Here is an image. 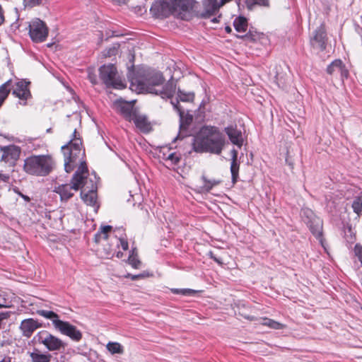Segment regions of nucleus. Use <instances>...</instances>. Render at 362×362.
<instances>
[{
	"label": "nucleus",
	"instance_id": "obj_1",
	"mask_svg": "<svg viewBox=\"0 0 362 362\" xmlns=\"http://www.w3.org/2000/svg\"><path fill=\"white\" fill-rule=\"evenodd\" d=\"M130 81V88L139 93H152L160 96L163 99H171V104L173 105L174 109L178 113H185L179 103L182 102H192L194 98V93L193 92H185L178 89L177 97L175 101L173 97L176 92V82L173 78L168 81L165 85V81L163 74L160 72H149L145 74L144 76H136L134 77L128 76ZM186 113H189L187 110Z\"/></svg>",
	"mask_w": 362,
	"mask_h": 362
},
{
	"label": "nucleus",
	"instance_id": "obj_2",
	"mask_svg": "<svg viewBox=\"0 0 362 362\" xmlns=\"http://www.w3.org/2000/svg\"><path fill=\"white\" fill-rule=\"evenodd\" d=\"M224 145V134L218 127L211 125L202 127L192 144L195 152H209L217 155L221 153Z\"/></svg>",
	"mask_w": 362,
	"mask_h": 362
},
{
	"label": "nucleus",
	"instance_id": "obj_3",
	"mask_svg": "<svg viewBox=\"0 0 362 362\" xmlns=\"http://www.w3.org/2000/svg\"><path fill=\"white\" fill-rule=\"evenodd\" d=\"M72 139L62 147L64 157V169L66 173H71L80 162L85 158V150L80 134L76 129L73 132Z\"/></svg>",
	"mask_w": 362,
	"mask_h": 362
},
{
	"label": "nucleus",
	"instance_id": "obj_4",
	"mask_svg": "<svg viewBox=\"0 0 362 362\" xmlns=\"http://www.w3.org/2000/svg\"><path fill=\"white\" fill-rule=\"evenodd\" d=\"M55 168V161L49 154L32 155L24 160L23 171L28 175L45 177Z\"/></svg>",
	"mask_w": 362,
	"mask_h": 362
},
{
	"label": "nucleus",
	"instance_id": "obj_5",
	"mask_svg": "<svg viewBox=\"0 0 362 362\" xmlns=\"http://www.w3.org/2000/svg\"><path fill=\"white\" fill-rule=\"evenodd\" d=\"M37 314L46 319L51 320L54 327L62 334L69 337L74 341H79L83 337L82 332L67 321L59 319L58 314L52 310H37Z\"/></svg>",
	"mask_w": 362,
	"mask_h": 362
},
{
	"label": "nucleus",
	"instance_id": "obj_6",
	"mask_svg": "<svg viewBox=\"0 0 362 362\" xmlns=\"http://www.w3.org/2000/svg\"><path fill=\"white\" fill-rule=\"evenodd\" d=\"M100 78L108 88L123 89L126 83L118 75L116 67L113 64H105L99 69Z\"/></svg>",
	"mask_w": 362,
	"mask_h": 362
},
{
	"label": "nucleus",
	"instance_id": "obj_7",
	"mask_svg": "<svg viewBox=\"0 0 362 362\" xmlns=\"http://www.w3.org/2000/svg\"><path fill=\"white\" fill-rule=\"evenodd\" d=\"M38 342L45 346L49 351H56L64 349L66 344L59 337L52 334L46 330H42L37 334Z\"/></svg>",
	"mask_w": 362,
	"mask_h": 362
},
{
	"label": "nucleus",
	"instance_id": "obj_8",
	"mask_svg": "<svg viewBox=\"0 0 362 362\" xmlns=\"http://www.w3.org/2000/svg\"><path fill=\"white\" fill-rule=\"evenodd\" d=\"M29 34L33 42H44L48 35V28L42 21L35 18L29 24Z\"/></svg>",
	"mask_w": 362,
	"mask_h": 362
},
{
	"label": "nucleus",
	"instance_id": "obj_9",
	"mask_svg": "<svg viewBox=\"0 0 362 362\" xmlns=\"http://www.w3.org/2000/svg\"><path fill=\"white\" fill-rule=\"evenodd\" d=\"M124 119L133 122L138 131L143 134H148L153 130L154 123L149 120L146 115H122Z\"/></svg>",
	"mask_w": 362,
	"mask_h": 362
},
{
	"label": "nucleus",
	"instance_id": "obj_10",
	"mask_svg": "<svg viewBox=\"0 0 362 362\" xmlns=\"http://www.w3.org/2000/svg\"><path fill=\"white\" fill-rule=\"evenodd\" d=\"M327 40L326 30L322 25L315 29L310 37V46L317 52H323L326 49Z\"/></svg>",
	"mask_w": 362,
	"mask_h": 362
},
{
	"label": "nucleus",
	"instance_id": "obj_11",
	"mask_svg": "<svg viewBox=\"0 0 362 362\" xmlns=\"http://www.w3.org/2000/svg\"><path fill=\"white\" fill-rule=\"evenodd\" d=\"M304 214H307L306 218L308 220H305V222L310 228V232L319 240L322 246L325 247L322 237V221L320 218L315 216L311 211L308 210Z\"/></svg>",
	"mask_w": 362,
	"mask_h": 362
},
{
	"label": "nucleus",
	"instance_id": "obj_12",
	"mask_svg": "<svg viewBox=\"0 0 362 362\" xmlns=\"http://www.w3.org/2000/svg\"><path fill=\"white\" fill-rule=\"evenodd\" d=\"M1 157L0 162L8 164L10 167H14L16 162L20 158L21 148L16 145H8L2 146L0 148Z\"/></svg>",
	"mask_w": 362,
	"mask_h": 362
},
{
	"label": "nucleus",
	"instance_id": "obj_13",
	"mask_svg": "<svg viewBox=\"0 0 362 362\" xmlns=\"http://www.w3.org/2000/svg\"><path fill=\"white\" fill-rule=\"evenodd\" d=\"M78 164H79L78 168L74 174L70 182L74 192H77L80 189L82 190L85 188V180L88 174V167L84 158L78 162Z\"/></svg>",
	"mask_w": 362,
	"mask_h": 362
},
{
	"label": "nucleus",
	"instance_id": "obj_14",
	"mask_svg": "<svg viewBox=\"0 0 362 362\" xmlns=\"http://www.w3.org/2000/svg\"><path fill=\"white\" fill-rule=\"evenodd\" d=\"M29 84L30 82L24 80L16 82L15 86L11 84V88H13L12 94L19 98V103L22 105H25L27 100L31 98V93L28 88Z\"/></svg>",
	"mask_w": 362,
	"mask_h": 362
},
{
	"label": "nucleus",
	"instance_id": "obj_15",
	"mask_svg": "<svg viewBox=\"0 0 362 362\" xmlns=\"http://www.w3.org/2000/svg\"><path fill=\"white\" fill-rule=\"evenodd\" d=\"M192 0H164L160 6L161 7L162 12H164L166 8L168 11H186L189 9L191 5Z\"/></svg>",
	"mask_w": 362,
	"mask_h": 362
},
{
	"label": "nucleus",
	"instance_id": "obj_16",
	"mask_svg": "<svg viewBox=\"0 0 362 362\" xmlns=\"http://www.w3.org/2000/svg\"><path fill=\"white\" fill-rule=\"evenodd\" d=\"M326 71L327 73L331 76H337L339 75L341 79L347 78L349 76V71L341 59L334 60L328 65Z\"/></svg>",
	"mask_w": 362,
	"mask_h": 362
},
{
	"label": "nucleus",
	"instance_id": "obj_17",
	"mask_svg": "<svg viewBox=\"0 0 362 362\" xmlns=\"http://www.w3.org/2000/svg\"><path fill=\"white\" fill-rule=\"evenodd\" d=\"M202 6L203 11L199 14L200 17L209 18L218 13L222 5H221V2H218V0H203Z\"/></svg>",
	"mask_w": 362,
	"mask_h": 362
},
{
	"label": "nucleus",
	"instance_id": "obj_18",
	"mask_svg": "<svg viewBox=\"0 0 362 362\" xmlns=\"http://www.w3.org/2000/svg\"><path fill=\"white\" fill-rule=\"evenodd\" d=\"M41 327L42 324L37 320L33 318H28L21 321L20 329L24 337L30 338L34 332Z\"/></svg>",
	"mask_w": 362,
	"mask_h": 362
},
{
	"label": "nucleus",
	"instance_id": "obj_19",
	"mask_svg": "<svg viewBox=\"0 0 362 362\" xmlns=\"http://www.w3.org/2000/svg\"><path fill=\"white\" fill-rule=\"evenodd\" d=\"M81 198L83 202L91 206H97L98 205V194L97 187L93 185L90 189L87 190L86 188H83L81 191Z\"/></svg>",
	"mask_w": 362,
	"mask_h": 362
},
{
	"label": "nucleus",
	"instance_id": "obj_20",
	"mask_svg": "<svg viewBox=\"0 0 362 362\" xmlns=\"http://www.w3.org/2000/svg\"><path fill=\"white\" fill-rule=\"evenodd\" d=\"M225 132L232 144L238 146L239 148L243 146V139L242 132L240 130L237 129L236 126L228 127L225 129Z\"/></svg>",
	"mask_w": 362,
	"mask_h": 362
},
{
	"label": "nucleus",
	"instance_id": "obj_21",
	"mask_svg": "<svg viewBox=\"0 0 362 362\" xmlns=\"http://www.w3.org/2000/svg\"><path fill=\"white\" fill-rule=\"evenodd\" d=\"M54 192L60 196L61 201L67 202L74 194V189L70 184H62L55 187Z\"/></svg>",
	"mask_w": 362,
	"mask_h": 362
},
{
	"label": "nucleus",
	"instance_id": "obj_22",
	"mask_svg": "<svg viewBox=\"0 0 362 362\" xmlns=\"http://www.w3.org/2000/svg\"><path fill=\"white\" fill-rule=\"evenodd\" d=\"M231 163L230 173L232 177V182L235 184L239 177L240 163L238 162V151L235 149L231 151Z\"/></svg>",
	"mask_w": 362,
	"mask_h": 362
},
{
	"label": "nucleus",
	"instance_id": "obj_23",
	"mask_svg": "<svg viewBox=\"0 0 362 362\" xmlns=\"http://www.w3.org/2000/svg\"><path fill=\"white\" fill-rule=\"evenodd\" d=\"M29 356L32 362H50L52 355L47 352L42 353L40 350L35 349L33 351L29 353Z\"/></svg>",
	"mask_w": 362,
	"mask_h": 362
},
{
	"label": "nucleus",
	"instance_id": "obj_24",
	"mask_svg": "<svg viewBox=\"0 0 362 362\" xmlns=\"http://www.w3.org/2000/svg\"><path fill=\"white\" fill-rule=\"evenodd\" d=\"M111 226H105L101 227L94 235L93 240L96 244L100 243L102 241H107L108 238V233L112 230Z\"/></svg>",
	"mask_w": 362,
	"mask_h": 362
},
{
	"label": "nucleus",
	"instance_id": "obj_25",
	"mask_svg": "<svg viewBox=\"0 0 362 362\" xmlns=\"http://www.w3.org/2000/svg\"><path fill=\"white\" fill-rule=\"evenodd\" d=\"M180 128L181 132H187L192 125V115H180Z\"/></svg>",
	"mask_w": 362,
	"mask_h": 362
},
{
	"label": "nucleus",
	"instance_id": "obj_26",
	"mask_svg": "<svg viewBox=\"0 0 362 362\" xmlns=\"http://www.w3.org/2000/svg\"><path fill=\"white\" fill-rule=\"evenodd\" d=\"M261 325L263 326L268 327L273 329H283L286 327V325L279 322L275 321L274 320L264 317L262 318V322Z\"/></svg>",
	"mask_w": 362,
	"mask_h": 362
},
{
	"label": "nucleus",
	"instance_id": "obj_27",
	"mask_svg": "<svg viewBox=\"0 0 362 362\" xmlns=\"http://www.w3.org/2000/svg\"><path fill=\"white\" fill-rule=\"evenodd\" d=\"M11 90V80H8L0 86V107Z\"/></svg>",
	"mask_w": 362,
	"mask_h": 362
},
{
	"label": "nucleus",
	"instance_id": "obj_28",
	"mask_svg": "<svg viewBox=\"0 0 362 362\" xmlns=\"http://www.w3.org/2000/svg\"><path fill=\"white\" fill-rule=\"evenodd\" d=\"M233 25L237 32L244 33L247 28V21L246 18L239 16L234 20Z\"/></svg>",
	"mask_w": 362,
	"mask_h": 362
},
{
	"label": "nucleus",
	"instance_id": "obj_29",
	"mask_svg": "<svg viewBox=\"0 0 362 362\" xmlns=\"http://www.w3.org/2000/svg\"><path fill=\"white\" fill-rule=\"evenodd\" d=\"M106 348L111 354H122L124 348L119 342L110 341L107 344Z\"/></svg>",
	"mask_w": 362,
	"mask_h": 362
},
{
	"label": "nucleus",
	"instance_id": "obj_30",
	"mask_svg": "<svg viewBox=\"0 0 362 362\" xmlns=\"http://www.w3.org/2000/svg\"><path fill=\"white\" fill-rule=\"evenodd\" d=\"M203 182L202 189L206 192H209L214 187L218 185L221 181L219 180H209L204 175L202 177Z\"/></svg>",
	"mask_w": 362,
	"mask_h": 362
},
{
	"label": "nucleus",
	"instance_id": "obj_31",
	"mask_svg": "<svg viewBox=\"0 0 362 362\" xmlns=\"http://www.w3.org/2000/svg\"><path fill=\"white\" fill-rule=\"evenodd\" d=\"M244 1L249 10H252L256 6H269V0H244Z\"/></svg>",
	"mask_w": 362,
	"mask_h": 362
},
{
	"label": "nucleus",
	"instance_id": "obj_32",
	"mask_svg": "<svg viewBox=\"0 0 362 362\" xmlns=\"http://www.w3.org/2000/svg\"><path fill=\"white\" fill-rule=\"evenodd\" d=\"M352 209L358 216H360L362 214V195L356 197L353 203Z\"/></svg>",
	"mask_w": 362,
	"mask_h": 362
},
{
	"label": "nucleus",
	"instance_id": "obj_33",
	"mask_svg": "<svg viewBox=\"0 0 362 362\" xmlns=\"http://www.w3.org/2000/svg\"><path fill=\"white\" fill-rule=\"evenodd\" d=\"M170 291L174 294H180L182 296H192L197 293L196 291L190 288H171Z\"/></svg>",
	"mask_w": 362,
	"mask_h": 362
},
{
	"label": "nucleus",
	"instance_id": "obj_34",
	"mask_svg": "<svg viewBox=\"0 0 362 362\" xmlns=\"http://www.w3.org/2000/svg\"><path fill=\"white\" fill-rule=\"evenodd\" d=\"M120 107L121 113H136V112L134 110V101L131 103H123Z\"/></svg>",
	"mask_w": 362,
	"mask_h": 362
},
{
	"label": "nucleus",
	"instance_id": "obj_35",
	"mask_svg": "<svg viewBox=\"0 0 362 362\" xmlns=\"http://www.w3.org/2000/svg\"><path fill=\"white\" fill-rule=\"evenodd\" d=\"M128 263L134 268L139 269L141 264V262L139 259L138 255H129L128 257Z\"/></svg>",
	"mask_w": 362,
	"mask_h": 362
},
{
	"label": "nucleus",
	"instance_id": "obj_36",
	"mask_svg": "<svg viewBox=\"0 0 362 362\" xmlns=\"http://www.w3.org/2000/svg\"><path fill=\"white\" fill-rule=\"evenodd\" d=\"M73 98L74 100V102L78 106V110L74 111L73 113L77 114V113H83L84 112H88V110L87 106L84 103L81 102L78 97L74 96Z\"/></svg>",
	"mask_w": 362,
	"mask_h": 362
},
{
	"label": "nucleus",
	"instance_id": "obj_37",
	"mask_svg": "<svg viewBox=\"0 0 362 362\" xmlns=\"http://www.w3.org/2000/svg\"><path fill=\"white\" fill-rule=\"evenodd\" d=\"M150 275H149V274L148 272H144V273H141V274H136V275H134V274H127V275H125V277L126 278H129L132 280L135 281V280H137V279H144V278L148 277Z\"/></svg>",
	"mask_w": 362,
	"mask_h": 362
},
{
	"label": "nucleus",
	"instance_id": "obj_38",
	"mask_svg": "<svg viewBox=\"0 0 362 362\" xmlns=\"http://www.w3.org/2000/svg\"><path fill=\"white\" fill-rule=\"evenodd\" d=\"M354 252L362 266V246L360 244H356L354 246Z\"/></svg>",
	"mask_w": 362,
	"mask_h": 362
},
{
	"label": "nucleus",
	"instance_id": "obj_39",
	"mask_svg": "<svg viewBox=\"0 0 362 362\" xmlns=\"http://www.w3.org/2000/svg\"><path fill=\"white\" fill-rule=\"evenodd\" d=\"M42 0H23V4L25 7H34L41 4Z\"/></svg>",
	"mask_w": 362,
	"mask_h": 362
},
{
	"label": "nucleus",
	"instance_id": "obj_40",
	"mask_svg": "<svg viewBox=\"0 0 362 362\" xmlns=\"http://www.w3.org/2000/svg\"><path fill=\"white\" fill-rule=\"evenodd\" d=\"M166 159L170 160L173 164H177L180 160V158L175 153H170Z\"/></svg>",
	"mask_w": 362,
	"mask_h": 362
},
{
	"label": "nucleus",
	"instance_id": "obj_41",
	"mask_svg": "<svg viewBox=\"0 0 362 362\" xmlns=\"http://www.w3.org/2000/svg\"><path fill=\"white\" fill-rule=\"evenodd\" d=\"M11 316L10 312H1L0 313V329L2 328L3 321L8 320Z\"/></svg>",
	"mask_w": 362,
	"mask_h": 362
},
{
	"label": "nucleus",
	"instance_id": "obj_42",
	"mask_svg": "<svg viewBox=\"0 0 362 362\" xmlns=\"http://www.w3.org/2000/svg\"><path fill=\"white\" fill-rule=\"evenodd\" d=\"M11 176L8 173H3V170L0 172V181L8 183L10 181Z\"/></svg>",
	"mask_w": 362,
	"mask_h": 362
},
{
	"label": "nucleus",
	"instance_id": "obj_43",
	"mask_svg": "<svg viewBox=\"0 0 362 362\" xmlns=\"http://www.w3.org/2000/svg\"><path fill=\"white\" fill-rule=\"evenodd\" d=\"M119 241L122 248L124 251H126L129 249V243H128V241L125 238H121L119 239Z\"/></svg>",
	"mask_w": 362,
	"mask_h": 362
},
{
	"label": "nucleus",
	"instance_id": "obj_44",
	"mask_svg": "<svg viewBox=\"0 0 362 362\" xmlns=\"http://www.w3.org/2000/svg\"><path fill=\"white\" fill-rule=\"evenodd\" d=\"M112 251L113 249L111 246H109L107 248H104V253L107 258H108V256L112 253Z\"/></svg>",
	"mask_w": 362,
	"mask_h": 362
},
{
	"label": "nucleus",
	"instance_id": "obj_45",
	"mask_svg": "<svg viewBox=\"0 0 362 362\" xmlns=\"http://www.w3.org/2000/svg\"><path fill=\"white\" fill-rule=\"evenodd\" d=\"M209 257H210V258H211V259H212L214 261H215V262H217L218 264H222L221 261L218 258H217V257L214 255V253H213L212 252H209Z\"/></svg>",
	"mask_w": 362,
	"mask_h": 362
},
{
	"label": "nucleus",
	"instance_id": "obj_46",
	"mask_svg": "<svg viewBox=\"0 0 362 362\" xmlns=\"http://www.w3.org/2000/svg\"><path fill=\"white\" fill-rule=\"evenodd\" d=\"M117 51V49L115 47H112V48H110L108 50H107V55L109 57L112 56V55H115L116 54Z\"/></svg>",
	"mask_w": 362,
	"mask_h": 362
},
{
	"label": "nucleus",
	"instance_id": "obj_47",
	"mask_svg": "<svg viewBox=\"0 0 362 362\" xmlns=\"http://www.w3.org/2000/svg\"><path fill=\"white\" fill-rule=\"evenodd\" d=\"M4 21V16L3 8H2L1 6L0 5V25L1 23H3Z\"/></svg>",
	"mask_w": 362,
	"mask_h": 362
},
{
	"label": "nucleus",
	"instance_id": "obj_48",
	"mask_svg": "<svg viewBox=\"0 0 362 362\" xmlns=\"http://www.w3.org/2000/svg\"><path fill=\"white\" fill-rule=\"evenodd\" d=\"M205 103H206V102L204 100H203L202 102V103L199 105V110H198V113H200V114L204 113V111L202 110V109L204 108Z\"/></svg>",
	"mask_w": 362,
	"mask_h": 362
},
{
	"label": "nucleus",
	"instance_id": "obj_49",
	"mask_svg": "<svg viewBox=\"0 0 362 362\" xmlns=\"http://www.w3.org/2000/svg\"><path fill=\"white\" fill-rule=\"evenodd\" d=\"M0 362H11V358L9 356L4 357Z\"/></svg>",
	"mask_w": 362,
	"mask_h": 362
},
{
	"label": "nucleus",
	"instance_id": "obj_50",
	"mask_svg": "<svg viewBox=\"0 0 362 362\" xmlns=\"http://www.w3.org/2000/svg\"><path fill=\"white\" fill-rule=\"evenodd\" d=\"M138 255L137 249L136 247L132 248L130 252V254H129V255Z\"/></svg>",
	"mask_w": 362,
	"mask_h": 362
},
{
	"label": "nucleus",
	"instance_id": "obj_51",
	"mask_svg": "<svg viewBox=\"0 0 362 362\" xmlns=\"http://www.w3.org/2000/svg\"><path fill=\"white\" fill-rule=\"evenodd\" d=\"M8 306L6 304V303H0V308H8Z\"/></svg>",
	"mask_w": 362,
	"mask_h": 362
},
{
	"label": "nucleus",
	"instance_id": "obj_52",
	"mask_svg": "<svg viewBox=\"0 0 362 362\" xmlns=\"http://www.w3.org/2000/svg\"><path fill=\"white\" fill-rule=\"evenodd\" d=\"M225 30L228 33H230L232 31L231 28H230L229 26H226Z\"/></svg>",
	"mask_w": 362,
	"mask_h": 362
},
{
	"label": "nucleus",
	"instance_id": "obj_53",
	"mask_svg": "<svg viewBox=\"0 0 362 362\" xmlns=\"http://www.w3.org/2000/svg\"><path fill=\"white\" fill-rule=\"evenodd\" d=\"M11 27L14 28H19V25L17 23H13L11 25Z\"/></svg>",
	"mask_w": 362,
	"mask_h": 362
},
{
	"label": "nucleus",
	"instance_id": "obj_54",
	"mask_svg": "<svg viewBox=\"0 0 362 362\" xmlns=\"http://www.w3.org/2000/svg\"><path fill=\"white\" fill-rule=\"evenodd\" d=\"M211 21H212L213 23H217V22H218V18H214L211 20Z\"/></svg>",
	"mask_w": 362,
	"mask_h": 362
},
{
	"label": "nucleus",
	"instance_id": "obj_55",
	"mask_svg": "<svg viewBox=\"0 0 362 362\" xmlns=\"http://www.w3.org/2000/svg\"><path fill=\"white\" fill-rule=\"evenodd\" d=\"M4 302H5V303H6V304L8 306V308H9V307H10V305L8 304V303H7V302H6V299H4H4H3V301H2V300H0V303H4Z\"/></svg>",
	"mask_w": 362,
	"mask_h": 362
},
{
	"label": "nucleus",
	"instance_id": "obj_56",
	"mask_svg": "<svg viewBox=\"0 0 362 362\" xmlns=\"http://www.w3.org/2000/svg\"><path fill=\"white\" fill-rule=\"evenodd\" d=\"M122 255H123V254H122V252H117V257L119 258V257H121L122 256Z\"/></svg>",
	"mask_w": 362,
	"mask_h": 362
},
{
	"label": "nucleus",
	"instance_id": "obj_57",
	"mask_svg": "<svg viewBox=\"0 0 362 362\" xmlns=\"http://www.w3.org/2000/svg\"><path fill=\"white\" fill-rule=\"evenodd\" d=\"M22 197H23V199H25V200H28V201H29V200H30V198H29L28 197H27V196L22 195Z\"/></svg>",
	"mask_w": 362,
	"mask_h": 362
},
{
	"label": "nucleus",
	"instance_id": "obj_58",
	"mask_svg": "<svg viewBox=\"0 0 362 362\" xmlns=\"http://www.w3.org/2000/svg\"><path fill=\"white\" fill-rule=\"evenodd\" d=\"M246 36H247V35H238L237 37H238V38H243V37H246Z\"/></svg>",
	"mask_w": 362,
	"mask_h": 362
},
{
	"label": "nucleus",
	"instance_id": "obj_59",
	"mask_svg": "<svg viewBox=\"0 0 362 362\" xmlns=\"http://www.w3.org/2000/svg\"><path fill=\"white\" fill-rule=\"evenodd\" d=\"M155 7H156V6H153V7H151V10L152 11L153 9H154V8H155Z\"/></svg>",
	"mask_w": 362,
	"mask_h": 362
}]
</instances>
